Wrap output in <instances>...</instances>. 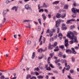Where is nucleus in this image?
Returning <instances> with one entry per match:
<instances>
[{"label": "nucleus", "mask_w": 79, "mask_h": 79, "mask_svg": "<svg viewBox=\"0 0 79 79\" xmlns=\"http://www.w3.org/2000/svg\"><path fill=\"white\" fill-rule=\"evenodd\" d=\"M69 42L70 44H73L74 43V40H71Z\"/></svg>", "instance_id": "33"}, {"label": "nucleus", "mask_w": 79, "mask_h": 79, "mask_svg": "<svg viewBox=\"0 0 79 79\" xmlns=\"http://www.w3.org/2000/svg\"><path fill=\"white\" fill-rule=\"evenodd\" d=\"M42 16L43 19L44 21H45V19H46V16H45V15L44 14H43Z\"/></svg>", "instance_id": "13"}, {"label": "nucleus", "mask_w": 79, "mask_h": 79, "mask_svg": "<svg viewBox=\"0 0 79 79\" xmlns=\"http://www.w3.org/2000/svg\"><path fill=\"white\" fill-rule=\"evenodd\" d=\"M70 72L71 73H74V71H73V70H70Z\"/></svg>", "instance_id": "56"}, {"label": "nucleus", "mask_w": 79, "mask_h": 79, "mask_svg": "<svg viewBox=\"0 0 79 79\" xmlns=\"http://www.w3.org/2000/svg\"><path fill=\"white\" fill-rule=\"evenodd\" d=\"M56 16L57 18H60L61 17V14H60L58 13Z\"/></svg>", "instance_id": "16"}, {"label": "nucleus", "mask_w": 79, "mask_h": 79, "mask_svg": "<svg viewBox=\"0 0 79 79\" xmlns=\"http://www.w3.org/2000/svg\"><path fill=\"white\" fill-rule=\"evenodd\" d=\"M61 22V19H58V20L56 22L55 26L56 27H58L57 24L59 25L60 24V23Z\"/></svg>", "instance_id": "3"}, {"label": "nucleus", "mask_w": 79, "mask_h": 79, "mask_svg": "<svg viewBox=\"0 0 79 79\" xmlns=\"http://www.w3.org/2000/svg\"><path fill=\"white\" fill-rule=\"evenodd\" d=\"M74 42H77V38H76V37H75L74 38Z\"/></svg>", "instance_id": "28"}, {"label": "nucleus", "mask_w": 79, "mask_h": 79, "mask_svg": "<svg viewBox=\"0 0 79 79\" xmlns=\"http://www.w3.org/2000/svg\"><path fill=\"white\" fill-rule=\"evenodd\" d=\"M55 32V29H54L51 30L49 32L50 37H52L53 35V33Z\"/></svg>", "instance_id": "5"}, {"label": "nucleus", "mask_w": 79, "mask_h": 79, "mask_svg": "<svg viewBox=\"0 0 79 79\" xmlns=\"http://www.w3.org/2000/svg\"><path fill=\"white\" fill-rule=\"evenodd\" d=\"M72 18H76V14H73L72 15Z\"/></svg>", "instance_id": "46"}, {"label": "nucleus", "mask_w": 79, "mask_h": 79, "mask_svg": "<svg viewBox=\"0 0 79 79\" xmlns=\"http://www.w3.org/2000/svg\"><path fill=\"white\" fill-rule=\"evenodd\" d=\"M44 10L43 9H41L39 10V12H41V11L42 12H44Z\"/></svg>", "instance_id": "37"}, {"label": "nucleus", "mask_w": 79, "mask_h": 79, "mask_svg": "<svg viewBox=\"0 0 79 79\" xmlns=\"http://www.w3.org/2000/svg\"><path fill=\"white\" fill-rule=\"evenodd\" d=\"M39 68L41 69H43V68L42 67H40V65L39 66Z\"/></svg>", "instance_id": "64"}, {"label": "nucleus", "mask_w": 79, "mask_h": 79, "mask_svg": "<svg viewBox=\"0 0 79 79\" xmlns=\"http://www.w3.org/2000/svg\"><path fill=\"white\" fill-rule=\"evenodd\" d=\"M60 3V1H56L54 2H53L52 3L53 5H57L58 4Z\"/></svg>", "instance_id": "12"}, {"label": "nucleus", "mask_w": 79, "mask_h": 79, "mask_svg": "<svg viewBox=\"0 0 79 79\" xmlns=\"http://www.w3.org/2000/svg\"><path fill=\"white\" fill-rule=\"evenodd\" d=\"M38 31H40V30H41V29L40 28V26H39L38 27Z\"/></svg>", "instance_id": "42"}, {"label": "nucleus", "mask_w": 79, "mask_h": 79, "mask_svg": "<svg viewBox=\"0 0 79 79\" xmlns=\"http://www.w3.org/2000/svg\"><path fill=\"white\" fill-rule=\"evenodd\" d=\"M60 61V60H56L55 61V62L56 63H59V62Z\"/></svg>", "instance_id": "48"}, {"label": "nucleus", "mask_w": 79, "mask_h": 79, "mask_svg": "<svg viewBox=\"0 0 79 79\" xmlns=\"http://www.w3.org/2000/svg\"><path fill=\"white\" fill-rule=\"evenodd\" d=\"M35 74L36 76H38L39 75V73H38V72H35Z\"/></svg>", "instance_id": "41"}, {"label": "nucleus", "mask_w": 79, "mask_h": 79, "mask_svg": "<svg viewBox=\"0 0 79 79\" xmlns=\"http://www.w3.org/2000/svg\"><path fill=\"white\" fill-rule=\"evenodd\" d=\"M50 33V30L49 29H48L46 31V33Z\"/></svg>", "instance_id": "57"}, {"label": "nucleus", "mask_w": 79, "mask_h": 79, "mask_svg": "<svg viewBox=\"0 0 79 79\" xmlns=\"http://www.w3.org/2000/svg\"><path fill=\"white\" fill-rule=\"evenodd\" d=\"M49 56H51V58H52L53 56V54L51 53L49 54Z\"/></svg>", "instance_id": "30"}, {"label": "nucleus", "mask_w": 79, "mask_h": 79, "mask_svg": "<svg viewBox=\"0 0 79 79\" xmlns=\"http://www.w3.org/2000/svg\"><path fill=\"white\" fill-rule=\"evenodd\" d=\"M50 40H52V41H53L54 40V38L53 37H51L50 38Z\"/></svg>", "instance_id": "60"}, {"label": "nucleus", "mask_w": 79, "mask_h": 79, "mask_svg": "<svg viewBox=\"0 0 79 79\" xmlns=\"http://www.w3.org/2000/svg\"><path fill=\"white\" fill-rule=\"evenodd\" d=\"M53 72L54 73H56V74H57V73H58V71L57 70H54L53 71Z\"/></svg>", "instance_id": "45"}, {"label": "nucleus", "mask_w": 79, "mask_h": 79, "mask_svg": "<svg viewBox=\"0 0 79 79\" xmlns=\"http://www.w3.org/2000/svg\"><path fill=\"white\" fill-rule=\"evenodd\" d=\"M62 29L63 30H66L67 29V27H66V26L62 27Z\"/></svg>", "instance_id": "36"}, {"label": "nucleus", "mask_w": 79, "mask_h": 79, "mask_svg": "<svg viewBox=\"0 0 79 79\" xmlns=\"http://www.w3.org/2000/svg\"><path fill=\"white\" fill-rule=\"evenodd\" d=\"M44 11L45 12H46V13H48V11L47 9H44Z\"/></svg>", "instance_id": "31"}, {"label": "nucleus", "mask_w": 79, "mask_h": 79, "mask_svg": "<svg viewBox=\"0 0 79 79\" xmlns=\"http://www.w3.org/2000/svg\"><path fill=\"white\" fill-rule=\"evenodd\" d=\"M59 37L60 38V40L62 39V37H63V35L62 33H59L58 34Z\"/></svg>", "instance_id": "11"}, {"label": "nucleus", "mask_w": 79, "mask_h": 79, "mask_svg": "<svg viewBox=\"0 0 79 79\" xmlns=\"http://www.w3.org/2000/svg\"><path fill=\"white\" fill-rule=\"evenodd\" d=\"M69 6L67 4V5H64V8H65V9H67L68 8V7Z\"/></svg>", "instance_id": "22"}, {"label": "nucleus", "mask_w": 79, "mask_h": 79, "mask_svg": "<svg viewBox=\"0 0 79 79\" xmlns=\"http://www.w3.org/2000/svg\"><path fill=\"white\" fill-rule=\"evenodd\" d=\"M67 77H68V78H69V79H71L72 77L71 76H69V75H68Z\"/></svg>", "instance_id": "59"}, {"label": "nucleus", "mask_w": 79, "mask_h": 79, "mask_svg": "<svg viewBox=\"0 0 79 79\" xmlns=\"http://www.w3.org/2000/svg\"><path fill=\"white\" fill-rule=\"evenodd\" d=\"M60 4L61 5H64V2H61Z\"/></svg>", "instance_id": "53"}, {"label": "nucleus", "mask_w": 79, "mask_h": 79, "mask_svg": "<svg viewBox=\"0 0 79 79\" xmlns=\"http://www.w3.org/2000/svg\"><path fill=\"white\" fill-rule=\"evenodd\" d=\"M68 40H65L64 41V46L67 48H68L69 45L68 44Z\"/></svg>", "instance_id": "4"}, {"label": "nucleus", "mask_w": 79, "mask_h": 79, "mask_svg": "<svg viewBox=\"0 0 79 79\" xmlns=\"http://www.w3.org/2000/svg\"><path fill=\"white\" fill-rule=\"evenodd\" d=\"M53 45H51V44H49L48 46V49L49 50H52L53 49Z\"/></svg>", "instance_id": "7"}, {"label": "nucleus", "mask_w": 79, "mask_h": 79, "mask_svg": "<svg viewBox=\"0 0 79 79\" xmlns=\"http://www.w3.org/2000/svg\"><path fill=\"white\" fill-rule=\"evenodd\" d=\"M65 69H66V68L64 67V69L62 70L63 73H64Z\"/></svg>", "instance_id": "52"}, {"label": "nucleus", "mask_w": 79, "mask_h": 79, "mask_svg": "<svg viewBox=\"0 0 79 79\" xmlns=\"http://www.w3.org/2000/svg\"><path fill=\"white\" fill-rule=\"evenodd\" d=\"M62 27H65L66 26V25L64 24V23L62 24Z\"/></svg>", "instance_id": "58"}, {"label": "nucleus", "mask_w": 79, "mask_h": 79, "mask_svg": "<svg viewBox=\"0 0 79 79\" xmlns=\"http://www.w3.org/2000/svg\"><path fill=\"white\" fill-rule=\"evenodd\" d=\"M31 41L29 40L27 41V44H28V45H30V44H31Z\"/></svg>", "instance_id": "39"}, {"label": "nucleus", "mask_w": 79, "mask_h": 79, "mask_svg": "<svg viewBox=\"0 0 79 79\" xmlns=\"http://www.w3.org/2000/svg\"><path fill=\"white\" fill-rule=\"evenodd\" d=\"M71 10L75 14H76L77 12L79 13V9H77L75 7L73 8Z\"/></svg>", "instance_id": "2"}, {"label": "nucleus", "mask_w": 79, "mask_h": 79, "mask_svg": "<svg viewBox=\"0 0 79 79\" xmlns=\"http://www.w3.org/2000/svg\"><path fill=\"white\" fill-rule=\"evenodd\" d=\"M31 77V75L29 74H28L27 76L26 79H29V78H30Z\"/></svg>", "instance_id": "20"}, {"label": "nucleus", "mask_w": 79, "mask_h": 79, "mask_svg": "<svg viewBox=\"0 0 79 79\" xmlns=\"http://www.w3.org/2000/svg\"><path fill=\"white\" fill-rule=\"evenodd\" d=\"M72 62H73V63L75 61V58H74V57H72Z\"/></svg>", "instance_id": "25"}, {"label": "nucleus", "mask_w": 79, "mask_h": 79, "mask_svg": "<svg viewBox=\"0 0 79 79\" xmlns=\"http://www.w3.org/2000/svg\"><path fill=\"white\" fill-rule=\"evenodd\" d=\"M25 8L26 10H29L30 9V6L28 4H27L25 6Z\"/></svg>", "instance_id": "10"}, {"label": "nucleus", "mask_w": 79, "mask_h": 79, "mask_svg": "<svg viewBox=\"0 0 79 79\" xmlns=\"http://www.w3.org/2000/svg\"><path fill=\"white\" fill-rule=\"evenodd\" d=\"M75 21V19H70L69 20H68L66 23L67 24H70V23H71V21Z\"/></svg>", "instance_id": "6"}, {"label": "nucleus", "mask_w": 79, "mask_h": 79, "mask_svg": "<svg viewBox=\"0 0 79 79\" xmlns=\"http://www.w3.org/2000/svg\"><path fill=\"white\" fill-rule=\"evenodd\" d=\"M73 5L74 6H76L77 4L76 3H74L73 4Z\"/></svg>", "instance_id": "61"}, {"label": "nucleus", "mask_w": 79, "mask_h": 79, "mask_svg": "<svg viewBox=\"0 0 79 79\" xmlns=\"http://www.w3.org/2000/svg\"><path fill=\"white\" fill-rule=\"evenodd\" d=\"M66 52L67 53H71L72 51L70 49H66Z\"/></svg>", "instance_id": "9"}, {"label": "nucleus", "mask_w": 79, "mask_h": 79, "mask_svg": "<svg viewBox=\"0 0 79 79\" xmlns=\"http://www.w3.org/2000/svg\"><path fill=\"white\" fill-rule=\"evenodd\" d=\"M38 79H44V76L42 75H39L37 77Z\"/></svg>", "instance_id": "17"}, {"label": "nucleus", "mask_w": 79, "mask_h": 79, "mask_svg": "<svg viewBox=\"0 0 79 79\" xmlns=\"http://www.w3.org/2000/svg\"><path fill=\"white\" fill-rule=\"evenodd\" d=\"M59 48L63 49V48H64V45H62L61 46H60Z\"/></svg>", "instance_id": "21"}, {"label": "nucleus", "mask_w": 79, "mask_h": 79, "mask_svg": "<svg viewBox=\"0 0 79 79\" xmlns=\"http://www.w3.org/2000/svg\"><path fill=\"white\" fill-rule=\"evenodd\" d=\"M38 21L39 23H40V24H41V21H42V20H41V19H38Z\"/></svg>", "instance_id": "35"}, {"label": "nucleus", "mask_w": 79, "mask_h": 79, "mask_svg": "<svg viewBox=\"0 0 79 79\" xmlns=\"http://www.w3.org/2000/svg\"><path fill=\"white\" fill-rule=\"evenodd\" d=\"M48 18H51V15L50 14H49V15H48Z\"/></svg>", "instance_id": "62"}, {"label": "nucleus", "mask_w": 79, "mask_h": 79, "mask_svg": "<svg viewBox=\"0 0 79 79\" xmlns=\"http://www.w3.org/2000/svg\"><path fill=\"white\" fill-rule=\"evenodd\" d=\"M72 50L73 51V54H76L77 53V52L76 51H75V49H74V48H72Z\"/></svg>", "instance_id": "14"}, {"label": "nucleus", "mask_w": 79, "mask_h": 79, "mask_svg": "<svg viewBox=\"0 0 79 79\" xmlns=\"http://www.w3.org/2000/svg\"><path fill=\"white\" fill-rule=\"evenodd\" d=\"M0 78L1 79H4V78H5V77L4 76H1Z\"/></svg>", "instance_id": "47"}, {"label": "nucleus", "mask_w": 79, "mask_h": 79, "mask_svg": "<svg viewBox=\"0 0 79 79\" xmlns=\"http://www.w3.org/2000/svg\"><path fill=\"white\" fill-rule=\"evenodd\" d=\"M57 42H56L54 43V44L52 45V46H53L54 47H56V46L57 45Z\"/></svg>", "instance_id": "23"}, {"label": "nucleus", "mask_w": 79, "mask_h": 79, "mask_svg": "<svg viewBox=\"0 0 79 79\" xmlns=\"http://www.w3.org/2000/svg\"><path fill=\"white\" fill-rule=\"evenodd\" d=\"M50 58H51L50 56H49L48 58L47 59L48 61H50Z\"/></svg>", "instance_id": "51"}, {"label": "nucleus", "mask_w": 79, "mask_h": 79, "mask_svg": "<svg viewBox=\"0 0 79 79\" xmlns=\"http://www.w3.org/2000/svg\"><path fill=\"white\" fill-rule=\"evenodd\" d=\"M75 49H76V50H78L79 49V47H75L74 48Z\"/></svg>", "instance_id": "55"}, {"label": "nucleus", "mask_w": 79, "mask_h": 79, "mask_svg": "<svg viewBox=\"0 0 79 79\" xmlns=\"http://www.w3.org/2000/svg\"><path fill=\"white\" fill-rule=\"evenodd\" d=\"M6 13V11L4 10L3 11V16L4 17H5V14Z\"/></svg>", "instance_id": "19"}, {"label": "nucleus", "mask_w": 79, "mask_h": 79, "mask_svg": "<svg viewBox=\"0 0 79 79\" xmlns=\"http://www.w3.org/2000/svg\"><path fill=\"white\" fill-rule=\"evenodd\" d=\"M49 6V5L48 4H46L45 3H44L43 4V7H44L45 8H47Z\"/></svg>", "instance_id": "8"}, {"label": "nucleus", "mask_w": 79, "mask_h": 79, "mask_svg": "<svg viewBox=\"0 0 79 79\" xmlns=\"http://www.w3.org/2000/svg\"><path fill=\"white\" fill-rule=\"evenodd\" d=\"M51 70L52 69H51V68H50V67H49L46 69V70H47V71H51Z\"/></svg>", "instance_id": "27"}, {"label": "nucleus", "mask_w": 79, "mask_h": 79, "mask_svg": "<svg viewBox=\"0 0 79 79\" xmlns=\"http://www.w3.org/2000/svg\"><path fill=\"white\" fill-rule=\"evenodd\" d=\"M63 57L64 58H65L66 57V56L65 55H64L63 56Z\"/></svg>", "instance_id": "63"}, {"label": "nucleus", "mask_w": 79, "mask_h": 79, "mask_svg": "<svg viewBox=\"0 0 79 79\" xmlns=\"http://www.w3.org/2000/svg\"><path fill=\"white\" fill-rule=\"evenodd\" d=\"M68 67H69V68H66V70H68V71H69V68H70V66H69V65H68Z\"/></svg>", "instance_id": "38"}, {"label": "nucleus", "mask_w": 79, "mask_h": 79, "mask_svg": "<svg viewBox=\"0 0 79 79\" xmlns=\"http://www.w3.org/2000/svg\"><path fill=\"white\" fill-rule=\"evenodd\" d=\"M12 10H15V11H17V10H18V8L16 7V6H14L13 7H12Z\"/></svg>", "instance_id": "15"}, {"label": "nucleus", "mask_w": 79, "mask_h": 79, "mask_svg": "<svg viewBox=\"0 0 79 79\" xmlns=\"http://www.w3.org/2000/svg\"><path fill=\"white\" fill-rule=\"evenodd\" d=\"M66 14H64V15H62L61 16L62 18H64L65 17H66Z\"/></svg>", "instance_id": "34"}, {"label": "nucleus", "mask_w": 79, "mask_h": 79, "mask_svg": "<svg viewBox=\"0 0 79 79\" xmlns=\"http://www.w3.org/2000/svg\"><path fill=\"white\" fill-rule=\"evenodd\" d=\"M42 35H41L40 38V39H39V42H40V40H41L42 39Z\"/></svg>", "instance_id": "44"}, {"label": "nucleus", "mask_w": 79, "mask_h": 79, "mask_svg": "<svg viewBox=\"0 0 79 79\" xmlns=\"http://www.w3.org/2000/svg\"><path fill=\"white\" fill-rule=\"evenodd\" d=\"M31 77L33 79H37V78L35 76H32Z\"/></svg>", "instance_id": "50"}, {"label": "nucleus", "mask_w": 79, "mask_h": 79, "mask_svg": "<svg viewBox=\"0 0 79 79\" xmlns=\"http://www.w3.org/2000/svg\"><path fill=\"white\" fill-rule=\"evenodd\" d=\"M31 21L29 20H24L23 22H27L28 23H30Z\"/></svg>", "instance_id": "26"}, {"label": "nucleus", "mask_w": 79, "mask_h": 79, "mask_svg": "<svg viewBox=\"0 0 79 79\" xmlns=\"http://www.w3.org/2000/svg\"><path fill=\"white\" fill-rule=\"evenodd\" d=\"M45 43V38L44 37L43 39V44H44Z\"/></svg>", "instance_id": "29"}, {"label": "nucleus", "mask_w": 79, "mask_h": 79, "mask_svg": "<svg viewBox=\"0 0 79 79\" xmlns=\"http://www.w3.org/2000/svg\"><path fill=\"white\" fill-rule=\"evenodd\" d=\"M62 55H63V54H62V52H60L58 54V56H60V57L62 56Z\"/></svg>", "instance_id": "24"}, {"label": "nucleus", "mask_w": 79, "mask_h": 79, "mask_svg": "<svg viewBox=\"0 0 79 79\" xmlns=\"http://www.w3.org/2000/svg\"><path fill=\"white\" fill-rule=\"evenodd\" d=\"M60 49H54V52H58V51H59Z\"/></svg>", "instance_id": "32"}, {"label": "nucleus", "mask_w": 79, "mask_h": 79, "mask_svg": "<svg viewBox=\"0 0 79 79\" xmlns=\"http://www.w3.org/2000/svg\"><path fill=\"white\" fill-rule=\"evenodd\" d=\"M60 29L59 28H57V33H58H58H59V32L60 31Z\"/></svg>", "instance_id": "49"}, {"label": "nucleus", "mask_w": 79, "mask_h": 79, "mask_svg": "<svg viewBox=\"0 0 79 79\" xmlns=\"http://www.w3.org/2000/svg\"><path fill=\"white\" fill-rule=\"evenodd\" d=\"M50 66V67H51V68H54V66H53V65H52V64H50L49 65Z\"/></svg>", "instance_id": "40"}, {"label": "nucleus", "mask_w": 79, "mask_h": 79, "mask_svg": "<svg viewBox=\"0 0 79 79\" xmlns=\"http://www.w3.org/2000/svg\"><path fill=\"white\" fill-rule=\"evenodd\" d=\"M77 35V33L76 31H73V32L69 31L68 32L67 36L68 37L69 39H70V40H73L74 38L73 37H74L75 35Z\"/></svg>", "instance_id": "1"}, {"label": "nucleus", "mask_w": 79, "mask_h": 79, "mask_svg": "<svg viewBox=\"0 0 79 79\" xmlns=\"http://www.w3.org/2000/svg\"><path fill=\"white\" fill-rule=\"evenodd\" d=\"M74 27H74V26H71V27H70V29H73L74 28Z\"/></svg>", "instance_id": "43"}, {"label": "nucleus", "mask_w": 79, "mask_h": 79, "mask_svg": "<svg viewBox=\"0 0 79 79\" xmlns=\"http://www.w3.org/2000/svg\"><path fill=\"white\" fill-rule=\"evenodd\" d=\"M35 52H33V53L32 54L31 58L32 59H33V58H34V57H35Z\"/></svg>", "instance_id": "18"}, {"label": "nucleus", "mask_w": 79, "mask_h": 79, "mask_svg": "<svg viewBox=\"0 0 79 79\" xmlns=\"http://www.w3.org/2000/svg\"><path fill=\"white\" fill-rule=\"evenodd\" d=\"M45 78H46V79H48V78H49V77H48V75H46Z\"/></svg>", "instance_id": "54"}]
</instances>
